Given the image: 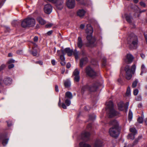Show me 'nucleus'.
Masks as SVG:
<instances>
[{
    "label": "nucleus",
    "instance_id": "obj_30",
    "mask_svg": "<svg viewBox=\"0 0 147 147\" xmlns=\"http://www.w3.org/2000/svg\"><path fill=\"white\" fill-rule=\"evenodd\" d=\"M65 86L66 87H68L70 86L71 83L70 81L68 80H66L64 83Z\"/></svg>",
    "mask_w": 147,
    "mask_h": 147
},
{
    "label": "nucleus",
    "instance_id": "obj_12",
    "mask_svg": "<svg viewBox=\"0 0 147 147\" xmlns=\"http://www.w3.org/2000/svg\"><path fill=\"white\" fill-rule=\"evenodd\" d=\"M8 140V139L7 138L5 135L0 136V142H2L3 146H5L7 144Z\"/></svg>",
    "mask_w": 147,
    "mask_h": 147
},
{
    "label": "nucleus",
    "instance_id": "obj_37",
    "mask_svg": "<svg viewBox=\"0 0 147 147\" xmlns=\"http://www.w3.org/2000/svg\"><path fill=\"white\" fill-rule=\"evenodd\" d=\"M138 82V81L137 80H135L133 82L132 84V87L133 88L135 87L137 85V84Z\"/></svg>",
    "mask_w": 147,
    "mask_h": 147
},
{
    "label": "nucleus",
    "instance_id": "obj_58",
    "mask_svg": "<svg viewBox=\"0 0 147 147\" xmlns=\"http://www.w3.org/2000/svg\"><path fill=\"white\" fill-rule=\"evenodd\" d=\"M52 32H53V31L52 30L50 31H49L47 33V34L48 35H51V34H52Z\"/></svg>",
    "mask_w": 147,
    "mask_h": 147
},
{
    "label": "nucleus",
    "instance_id": "obj_35",
    "mask_svg": "<svg viewBox=\"0 0 147 147\" xmlns=\"http://www.w3.org/2000/svg\"><path fill=\"white\" fill-rule=\"evenodd\" d=\"M132 116L133 115L132 112L131 111H129L128 115V119L129 121H130L132 119Z\"/></svg>",
    "mask_w": 147,
    "mask_h": 147
},
{
    "label": "nucleus",
    "instance_id": "obj_39",
    "mask_svg": "<svg viewBox=\"0 0 147 147\" xmlns=\"http://www.w3.org/2000/svg\"><path fill=\"white\" fill-rule=\"evenodd\" d=\"M143 121V118L142 117H139L138 119V122L140 123H142Z\"/></svg>",
    "mask_w": 147,
    "mask_h": 147
},
{
    "label": "nucleus",
    "instance_id": "obj_11",
    "mask_svg": "<svg viewBox=\"0 0 147 147\" xmlns=\"http://www.w3.org/2000/svg\"><path fill=\"white\" fill-rule=\"evenodd\" d=\"M80 71L77 69H76L73 73V75L75 76L74 80L76 82L79 81L80 77L79 76Z\"/></svg>",
    "mask_w": 147,
    "mask_h": 147
},
{
    "label": "nucleus",
    "instance_id": "obj_38",
    "mask_svg": "<svg viewBox=\"0 0 147 147\" xmlns=\"http://www.w3.org/2000/svg\"><path fill=\"white\" fill-rule=\"evenodd\" d=\"M126 19L127 22L130 23L131 22V17L129 16H127L126 17Z\"/></svg>",
    "mask_w": 147,
    "mask_h": 147
},
{
    "label": "nucleus",
    "instance_id": "obj_29",
    "mask_svg": "<svg viewBox=\"0 0 147 147\" xmlns=\"http://www.w3.org/2000/svg\"><path fill=\"white\" fill-rule=\"evenodd\" d=\"M73 54L75 57V59H77L78 58V56L79 55V53L76 50H75L73 51Z\"/></svg>",
    "mask_w": 147,
    "mask_h": 147
},
{
    "label": "nucleus",
    "instance_id": "obj_24",
    "mask_svg": "<svg viewBox=\"0 0 147 147\" xmlns=\"http://www.w3.org/2000/svg\"><path fill=\"white\" fill-rule=\"evenodd\" d=\"M73 96L71 93L69 92H66L65 95V98H68L71 99L72 98Z\"/></svg>",
    "mask_w": 147,
    "mask_h": 147
},
{
    "label": "nucleus",
    "instance_id": "obj_42",
    "mask_svg": "<svg viewBox=\"0 0 147 147\" xmlns=\"http://www.w3.org/2000/svg\"><path fill=\"white\" fill-rule=\"evenodd\" d=\"M95 118V117L94 115H90L89 116V119L91 120H93Z\"/></svg>",
    "mask_w": 147,
    "mask_h": 147
},
{
    "label": "nucleus",
    "instance_id": "obj_50",
    "mask_svg": "<svg viewBox=\"0 0 147 147\" xmlns=\"http://www.w3.org/2000/svg\"><path fill=\"white\" fill-rule=\"evenodd\" d=\"M65 61H61V62H60V63L62 65L64 66L65 65Z\"/></svg>",
    "mask_w": 147,
    "mask_h": 147
},
{
    "label": "nucleus",
    "instance_id": "obj_45",
    "mask_svg": "<svg viewBox=\"0 0 147 147\" xmlns=\"http://www.w3.org/2000/svg\"><path fill=\"white\" fill-rule=\"evenodd\" d=\"M15 62L14 60L13 59H10L9 60L8 63L10 64L12 63H13Z\"/></svg>",
    "mask_w": 147,
    "mask_h": 147
},
{
    "label": "nucleus",
    "instance_id": "obj_61",
    "mask_svg": "<svg viewBox=\"0 0 147 147\" xmlns=\"http://www.w3.org/2000/svg\"><path fill=\"white\" fill-rule=\"evenodd\" d=\"M140 56L142 58H144L145 57L144 55L143 54H140Z\"/></svg>",
    "mask_w": 147,
    "mask_h": 147
},
{
    "label": "nucleus",
    "instance_id": "obj_18",
    "mask_svg": "<svg viewBox=\"0 0 147 147\" xmlns=\"http://www.w3.org/2000/svg\"><path fill=\"white\" fill-rule=\"evenodd\" d=\"M133 59V57L131 55L128 54L125 60V61L127 63H129L132 62Z\"/></svg>",
    "mask_w": 147,
    "mask_h": 147
},
{
    "label": "nucleus",
    "instance_id": "obj_28",
    "mask_svg": "<svg viewBox=\"0 0 147 147\" xmlns=\"http://www.w3.org/2000/svg\"><path fill=\"white\" fill-rule=\"evenodd\" d=\"M4 82L6 84H9L11 82V79L9 78H7L4 80Z\"/></svg>",
    "mask_w": 147,
    "mask_h": 147
},
{
    "label": "nucleus",
    "instance_id": "obj_54",
    "mask_svg": "<svg viewBox=\"0 0 147 147\" xmlns=\"http://www.w3.org/2000/svg\"><path fill=\"white\" fill-rule=\"evenodd\" d=\"M71 64L69 63H68L66 65L67 68H69L70 67Z\"/></svg>",
    "mask_w": 147,
    "mask_h": 147
},
{
    "label": "nucleus",
    "instance_id": "obj_21",
    "mask_svg": "<svg viewBox=\"0 0 147 147\" xmlns=\"http://www.w3.org/2000/svg\"><path fill=\"white\" fill-rule=\"evenodd\" d=\"M29 24L27 21V19L25 18L22 22L21 25L23 28H26L29 27Z\"/></svg>",
    "mask_w": 147,
    "mask_h": 147
},
{
    "label": "nucleus",
    "instance_id": "obj_20",
    "mask_svg": "<svg viewBox=\"0 0 147 147\" xmlns=\"http://www.w3.org/2000/svg\"><path fill=\"white\" fill-rule=\"evenodd\" d=\"M88 61V59L87 58L85 57L84 58H82L80 60V67H82L83 65L84 64L86 63Z\"/></svg>",
    "mask_w": 147,
    "mask_h": 147
},
{
    "label": "nucleus",
    "instance_id": "obj_3",
    "mask_svg": "<svg viewBox=\"0 0 147 147\" xmlns=\"http://www.w3.org/2000/svg\"><path fill=\"white\" fill-rule=\"evenodd\" d=\"M87 28L86 30V32L88 34L87 36V39L89 44V45L88 46H90L91 45L94 43V40L92 37V34L93 32V30L90 25H87Z\"/></svg>",
    "mask_w": 147,
    "mask_h": 147
},
{
    "label": "nucleus",
    "instance_id": "obj_62",
    "mask_svg": "<svg viewBox=\"0 0 147 147\" xmlns=\"http://www.w3.org/2000/svg\"><path fill=\"white\" fill-rule=\"evenodd\" d=\"M91 127V124H90L88 125L87 128L88 129L90 127Z\"/></svg>",
    "mask_w": 147,
    "mask_h": 147
},
{
    "label": "nucleus",
    "instance_id": "obj_53",
    "mask_svg": "<svg viewBox=\"0 0 147 147\" xmlns=\"http://www.w3.org/2000/svg\"><path fill=\"white\" fill-rule=\"evenodd\" d=\"M51 63L53 65H55V61L54 60H52L51 61Z\"/></svg>",
    "mask_w": 147,
    "mask_h": 147
},
{
    "label": "nucleus",
    "instance_id": "obj_6",
    "mask_svg": "<svg viewBox=\"0 0 147 147\" xmlns=\"http://www.w3.org/2000/svg\"><path fill=\"white\" fill-rule=\"evenodd\" d=\"M118 128L112 127L109 130V133L111 136L113 137H117L119 135V133Z\"/></svg>",
    "mask_w": 147,
    "mask_h": 147
},
{
    "label": "nucleus",
    "instance_id": "obj_5",
    "mask_svg": "<svg viewBox=\"0 0 147 147\" xmlns=\"http://www.w3.org/2000/svg\"><path fill=\"white\" fill-rule=\"evenodd\" d=\"M100 85V84L98 83H96L94 84V85L91 86L88 85L84 86L82 88V92H84L86 91L91 92L95 91Z\"/></svg>",
    "mask_w": 147,
    "mask_h": 147
},
{
    "label": "nucleus",
    "instance_id": "obj_49",
    "mask_svg": "<svg viewBox=\"0 0 147 147\" xmlns=\"http://www.w3.org/2000/svg\"><path fill=\"white\" fill-rule=\"evenodd\" d=\"M5 65H1V66L0 67V71L2 70L4 68H5Z\"/></svg>",
    "mask_w": 147,
    "mask_h": 147
},
{
    "label": "nucleus",
    "instance_id": "obj_63",
    "mask_svg": "<svg viewBox=\"0 0 147 147\" xmlns=\"http://www.w3.org/2000/svg\"><path fill=\"white\" fill-rule=\"evenodd\" d=\"M8 56L9 57H11L12 56V54L11 53H9V54H8Z\"/></svg>",
    "mask_w": 147,
    "mask_h": 147
},
{
    "label": "nucleus",
    "instance_id": "obj_25",
    "mask_svg": "<svg viewBox=\"0 0 147 147\" xmlns=\"http://www.w3.org/2000/svg\"><path fill=\"white\" fill-rule=\"evenodd\" d=\"M85 11L83 9L79 10L77 12V15L80 17L84 16L85 13Z\"/></svg>",
    "mask_w": 147,
    "mask_h": 147
},
{
    "label": "nucleus",
    "instance_id": "obj_4",
    "mask_svg": "<svg viewBox=\"0 0 147 147\" xmlns=\"http://www.w3.org/2000/svg\"><path fill=\"white\" fill-rule=\"evenodd\" d=\"M136 69V66L135 64L132 65L131 67V70L129 68V66H126L125 70L126 72L125 77L126 79L129 80L131 79L132 76V74H134Z\"/></svg>",
    "mask_w": 147,
    "mask_h": 147
},
{
    "label": "nucleus",
    "instance_id": "obj_59",
    "mask_svg": "<svg viewBox=\"0 0 147 147\" xmlns=\"http://www.w3.org/2000/svg\"><path fill=\"white\" fill-rule=\"evenodd\" d=\"M84 25L82 24L80 25V27L81 29H83L84 28Z\"/></svg>",
    "mask_w": 147,
    "mask_h": 147
},
{
    "label": "nucleus",
    "instance_id": "obj_22",
    "mask_svg": "<svg viewBox=\"0 0 147 147\" xmlns=\"http://www.w3.org/2000/svg\"><path fill=\"white\" fill-rule=\"evenodd\" d=\"M102 142L100 140H97L96 141L94 147H101L102 146Z\"/></svg>",
    "mask_w": 147,
    "mask_h": 147
},
{
    "label": "nucleus",
    "instance_id": "obj_9",
    "mask_svg": "<svg viewBox=\"0 0 147 147\" xmlns=\"http://www.w3.org/2000/svg\"><path fill=\"white\" fill-rule=\"evenodd\" d=\"M86 74L90 76L93 77L96 76V72L89 66L86 68Z\"/></svg>",
    "mask_w": 147,
    "mask_h": 147
},
{
    "label": "nucleus",
    "instance_id": "obj_36",
    "mask_svg": "<svg viewBox=\"0 0 147 147\" xmlns=\"http://www.w3.org/2000/svg\"><path fill=\"white\" fill-rule=\"evenodd\" d=\"M130 89L129 87H128L127 89V90L126 93V96H129L130 94Z\"/></svg>",
    "mask_w": 147,
    "mask_h": 147
},
{
    "label": "nucleus",
    "instance_id": "obj_1",
    "mask_svg": "<svg viewBox=\"0 0 147 147\" xmlns=\"http://www.w3.org/2000/svg\"><path fill=\"white\" fill-rule=\"evenodd\" d=\"M106 104L107 114L109 117H112L118 115V113L113 108V104L112 101L107 102Z\"/></svg>",
    "mask_w": 147,
    "mask_h": 147
},
{
    "label": "nucleus",
    "instance_id": "obj_32",
    "mask_svg": "<svg viewBox=\"0 0 147 147\" xmlns=\"http://www.w3.org/2000/svg\"><path fill=\"white\" fill-rule=\"evenodd\" d=\"M70 100V99H65V104L67 106H69L71 104V101Z\"/></svg>",
    "mask_w": 147,
    "mask_h": 147
},
{
    "label": "nucleus",
    "instance_id": "obj_41",
    "mask_svg": "<svg viewBox=\"0 0 147 147\" xmlns=\"http://www.w3.org/2000/svg\"><path fill=\"white\" fill-rule=\"evenodd\" d=\"M60 59L61 61H65V58L64 55H60Z\"/></svg>",
    "mask_w": 147,
    "mask_h": 147
},
{
    "label": "nucleus",
    "instance_id": "obj_17",
    "mask_svg": "<svg viewBox=\"0 0 147 147\" xmlns=\"http://www.w3.org/2000/svg\"><path fill=\"white\" fill-rule=\"evenodd\" d=\"M73 51L71 49L69 48H66L62 51V53H67L68 55L69 56H71L72 55Z\"/></svg>",
    "mask_w": 147,
    "mask_h": 147
},
{
    "label": "nucleus",
    "instance_id": "obj_10",
    "mask_svg": "<svg viewBox=\"0 0 147 147\" xmlns=\"http://www.w3.org/2000/svg\"><path fill=\"white\" fill-rule=\"evenodd\" d=\"M52 7L49 4H47L45 5L44 10L45 12L47 14H50L52 12Z\"/></svg>",
    "mask_w": 147,
    "mask_h": 147
},
{
    "label": "nucleus",
    "instance_id": "obj_47",
    "mask_svg": "<svg viewBox=\"0 0 147 147\" xmlns=\"http://www.w3.org/2000/svg\"><path fill=\"white\" fill-rule=\"evenodd\" d=\"M14 67V65L13 64H11L9 65L8 68L9 69H11L13 67Z\"/></svg>",
    "mask_w": 147,
    "mask_h": 147
},
{
    "label": "nucleus",
    "instance_id": "obj_26",
    "mask_svg": "<svg viewBox=\"0 0 147 147\" xmlns=\"http://www.w3.org/2000/svg\"><path fill=\"white\" fill-rule=\"evenodd\" d=\"M37 20L39 23L41 25H44L45 23V21L40 17H38Z\"/></svg>",
    "mask_w": 147,
    "mask_h": 147
},
{
    "label": "nucleus",
    "instance_id": "obj_44",
    "mask_svg": "<svg viewBox=\"0 0 147 147\" xmlns=\"http://www.w3.org/2000/svg\"><path fill=\"white\" fill-rule=\"evenodd\" d=\"M62 107L64 109H67V107L65 105L64 103H62L61 105Z\"/></svg>",
    "mask_w": 147,
    "mask_h": 147
},
{
    "label": "nucleus",
    "instance_id": "obj_40",
    "mask_svg": "<svg viewBox=\"0 0 147 147\" xmlns=\"http://www.w3.org/2000/svg\"><path fill=\"white\" fill-rule=\"evenodd\" d=\"M138 92V89H136L134 91V94L135 95H137Z\"/></svg>",
    "mask_w": 147,
    "mask_h": 147
},
{
    "label": "nucleus",
    "instance_id": "obj_46",
    "mask_svg": "<svg viewBox=\"0 0 147 147\" xmlns=\"http://www.w3.org/2000/svg\"><path fill=\"white\" fill-rule=\"evenodd\" d=\"M52 26V24H50L46 25L45 26V27L47 28H49L51 27V26Z\"/></svg>",
    "mask_w": 147,
    "mask_h": 147
},
{
    "label": "nucleus",
    "instance_id": "obj_34",
    "mask_svg": "<svg viewBox=\"0 0 147 147\" xmlns=\"http://www.w3.org/2000/svg\"><path fill=\"white\" fill-rule=\"evenodd\" d=\"M128 138L129 139H134V134H129L128 136Z\"/></svg>",
    "mask_w": 147,
    "mask_h": 147
},
{
    "label": "nucleus",
    "instance_id": "obj_13",
    "mask_svg": "<svg viewBox=\"0 0 147 147\" xmlns=\"http://www.w3.org/2000/svg\"><path fill=\"white\" fill-rule=\"evenodd\" d=\"M90 134L88 132H84L81 134V137L82 140L85 141L88 140L90 138Z\"/></svg>",
    "mask_w": 147,
    "mask_h": 147
},
{
    "label": "nucleus",
    "instance_id": "obj_55",
    "mask_svg": "<svg viewBox=\"0 0 147 147\" xmlns=\"http://www.w3.org/2000/svg\"><path fill=\"white\" fill-rule=\"evenodd\" d=\"M141 96H138L136 99L137 100H141Z\"/></svg>",
    "mask_w": 147,
    "mask_h": 147
},
{
    "label": "nucleus",
    "instance_id": "obj_60",
    "mask_svg": "<svg viewBox=\"0 0 147 147\" xmlns=\"http://www.w3.org/2000/svg\"><path fill=\"white\" fill-rule=\"evenodd\" d=\"M61 100L60 98H59V102L58 103V105L59 107L61 106Z\"/></svg>",
    "mask_w": 147,
    "mask_h": 147
},
{
    "label": "nucleus",
    "instance_id": "obj_64",
    "mask_svg": "<svg viewBox=\"0 0 147 147\" xmlns=\"http://www.w3.org/2000/svg\"><path fill=\"white\" fill-rule=\"evenodd\" d=\"M135 3H137L138 2V0H134Z\"/></svg>",
    "mask_w": 147,
    "mask_h": 147
},
{
    "label": "nucleus",
    "instance_id": "obj_27",
    "mask_svg": "<svg viewBox=\"0 0 147 147\" xmlns=\"http://www.w3.org/2000/svg\"><path fill=\"white\" fill-rule=\"evenodd\" d=\"M80 147H91L88 144H86L84 142H80L79 144Z\"/></svg>",
    "mask_w": 147,
    "mask_h": 147
},
{
    "label": "nucleus",
    "instance_id": "obj_33",
    "mask_svg": "<svg viewBox=\"0 0 147 147\" xmlns=\"http://www.w3.org/2000/svg\"><path fill=\"white\" fill-rule=\"evenodd\" d=\"M129 130L131 132L134 134V135L137 133L136 130L135 128L132 127L130 128Z\"/></svg>",
    "mask_w": 147,
    "mask_h": 147
},
{
    "label": "nucleus",
    "instance_id": "obj_48",
    "mask_svg": "<svg viewBox=\"0 0 147 147\" xmlns=\"http://www.w3.org/2000/svg\"><path fill=\"white\" fill-rule=\"evenodd\" d=\"M140 4L141 6L143 7H145V4L144 3L142 2H140Z\"/></svg>",
    "mask_w": 147,
    "mask_h": 147
},
{
    "label": "nucleus",
    "instance_id": "obj_14",
    "mask_svg": "<svg viewBox=\"0 0 147 147\" xmlns=\"http://www.w3.org/2000/svg\"><path fill=\"white\" fill-rule=\"evenodd\" d=\"M66 4L69 8H73L75 4V0H67L66 2Z\"/></svg>",
    "mask_w": 147,
    "mask_h": 147
},
{
    "label": "nucleus",
    "instance_id": "obj_16",
    "mask_svg": "<svg viewBox=\"0 0 147 147\" xmlns=\"http://www.w3.org/2000/svg\"><path fill=\"white\" fill-rule=\"evenodd\" d=\"M38 50L39 49L37 47V45L36 44H34L32 54L34 56H38L39 55V53L38 52Z\"/></svg>",
    "mask_w": 147,
    "mask_h": 147
},
{
    "label": "nucleus",
    "instance_id": "obj_15",
    "mask_svg": "<svg viewBox=\"0 0 147 147\" xmlns=\"http://www.w3.org/2000/svg\"><path fill=\"white\" fill-rule=\"evenodd\" d=\"M29 24V27H32L34 26L35 24V21L34 19L32 18L28 17L26 18Z\"/></svg>",
    "mask_w": 147,
    "mask_h": 147
},
{
    "label": "nucleus",
    "instance_id": "obj_43",
    "mask_svg": "<svg viewBox=\"0 0 147 147\" xmlns=\"http://www.w3.org/2000/svg\"><path fill=\"white\" fill-rule=\"evenodd\" d=\"M138 142V139H136L135 140L133 143V146L135 145Z\"/></svg>",
    "mask_w": 147,
    "mask_h": 147
},
{
    "label": "nucleus",
    "instance_id": "obj_51",
    "mask_svg": "<svg viewBox=\"0 0 147 147\" xmlns=\"http://www.w3.org/2000/svg\"><path fill=\"white\" fill-rule=\"evenodd\" d=\"M36 63H38L40 65H42V62L41 61H36Z\"/></svg>",
    "mask_w": 147,
    "mask_h": 147
},
{
    "label": "nucleus",
    "instance_id": "obj_52",
    "mask_svg": "<svg viewBox=\"0 0 147 147\" xmlns=\"http://www.w3.org/2000/svg\"><path fill=\"white\" fill-rule=\"evenodd\" d=\"M38 37L37 36H36L34 37V40L35 42H37L38 40Z\"/></svg>",
    "mask_w": 147,
    "mask_h": 147
},
{
    "label": "nucleus",
    "instance_id": "obj_8",
    "mask_svg": "<svg viewBox=\"0 0 147 147\" xmlns=\"http://www.w3.org/2000/svg\"><path fill=\"white\" fill-rule=\"evenodd\" d=\"M86 74L90 76L93 77L96 76V72L89 66L86 68Z\"/></svg>",
    "mask_w": 147,
    "mask_h": 147
},
{
    "label": "nucleus",
    "instance_id": "obj_31",
    "mask_svg": "<svg viewBox=\"0 0 147 147\" xmlns=\"http://www.w3.org/2000/svg\"><path fill=\"white\" fill-rule=\"evenodd\" d=\"M146 72V69L144 65L143 64L141 66V72L140 75H142V74L144 73H145Z\"/></svg>",
    "mask_w": 147,
    "mask_h": 147
},
{
    "label": "nucleus",
    "instance_id": "obj_2",
    "mask_svg": "<svg viewBox=\"0 0 147 147\" xmlns=\"http://www.w3.org/2000/svg\"><path fill=\"white\" fill-rule=\"evenodd\" d=\"M128 43L131 48H136L138 46V40L137 37L134 34H131L127 38Z\"/></svg>",
    "mask_w": 147,
    "mask_h": 147
},
{
    "label": "nucleus",
    "instance_id": "obj_23",
    "mask_svg": "<svg viewBox=\"0 0 147 147\" xmlns=\"http://www.w3.org/2000/svg\"><path fill=\"white\" fill-rule=\"evenodd\" d=\"M78 47L80 48H81L83 46V43L81 38L79 37L78 38L77 43Z\"/></svg>",
    "mask_w": 147,
    "mask_h": 147
},
{
    "label": "nucleus",
    "instance_id": "obj_56",
    "mask_svg": "<svg viewBox=\"0 0 147 147\" xmlns=\"http://www.w3.org/2000/svg\"><path fill=\"white\" fill-rule=\"evenodd\" d=\"M65 69L64 68H62L61 69V73L62 74H64V72L65 71Z\"/></svg>",
    "mask_w": 147,
    "mask_h": 147
},
{
    "label": "nucleus",
    "instance_id": "obj_57",
    "mask_svg": "<svg viewBox=\"0 0 147 147\" xmlns=\"http://www.w3.org/2000/svg\"><path fill=\"white\" fill-rule=\"evenodd\" d=\"M55 90L56 92H58L59 90L58 89V86L57 85H56L55 86Z\"/></svg>",
    "mask_w": 147,
    "mask_h": 147
},
{
    "label": "nucleus",
    "instance_id": "obj_19",
    "mask_svg": "<svg viewBox=\"0 0 147 147\" xmlns=\"http://www.w3.org/2000/svg\"><path fill=\"white\" fill-rule=\"evenodd\" d=\"M109 124L110 125L112 126V127L118 128V121L115 120H111L109 123Z\"/></svg>",
    "mask_w": 147,
    "mask_h": 147
},
{
    "label": "nucleus",
    "instance_id": "obj_7",
    "mask_svg": "<svg viewBox=\"0 0 147 147\" xmlns=\"http://www.w3.org/2000/svg\"><path fill=\"white\" fill-rule=\"evenodd\" d=\"M128 106V102H127L124 104L122 102H120L118 104V109L120 111H123L124 109H125V112H127Z\"/></svg>",
    "mask_w": 147,
    "mask_h": 147
}]
</instances>
